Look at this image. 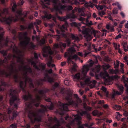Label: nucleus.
I'll list each match as a JSON object with an SVG mask.
<instances>
[{
  "instance_id": "nucleus-1",
  "label": "nucleus",
  "mask_w": 128,
  "mask_h": 128,
  "mask_svg": "<svg viewBox=\"0 0 128 128\" xmlns=\"http://www.w3.org/2000/svg\"><path fill=\"white\" fill-rule=\"evenodd\" d=\"M25 72L24 74V78L25 80L24 82L20 81L19 83L20 90L18 91L17 90H14L12 89L10 90V96H11L10 100V104L11 106H13V108L16 109L18 107V104L20 102V99L18 98L17 94L20 92L21 90L23 92H26L25 88L26 87L27 82H28L29 84V86L31 88H34L35 87L32 82V79L29 78L27 75V71L23 68Z\"/></svg>"
},
{
  "instance_id": "nucleus-2",
  "label": "nucleus",
  "mask_w": 128,
  "mask_h": 128,
  "mask_svg": "<svg viewBox=\"0 0 128 128\" xmlns=\"http://www.w3.org/2000/svg\"><path fill=\"white\" fill-rule=\"evenodd\" d=\"M12 3L13 6L12 7V10L14 13V16L11 15L7 18L6 15H10L8 8H4L2 11L0 10V21L9 25L12 22H16L19 20L23 22H24L25 20L24 18L22 17V13L21 10L17 9L16 2L13 1Z\"/></svg>"
},
{
  "instance_id": "nucleus-3",
  "label": "nucleus",
  "mask_w": 128,
  "mask_h": 128,
  "mask_svg": "<svg viewBox=\"0 0 128 128\" xmlns=\"http://www.w3.org/2000/svg\"><path fill=\"white\" fill-rule=\"evenodd\" d=\"M74 96L76 98V101L73 100L71 94H68L65 98L68 102V103L63 104L60 101L58 102V104L57 105L58 108V109L56 110L57 113L60 115H63L65 111H68V106L72 105L76 108L78 107V104L81 103L82 101L78 97L77 94H74Z\"/></svg>"
},
{
  "instance_id": "nucleus-4",
  "label": "nucleus",
  "mask_w": 128,
  "mask_h": 128,
  "mask_svg": "<svg viewBox=\"0 0 128 128\" xmlns=\"http://www.w3.org/2000/svg\"><path fill=\"white\" fill-rule=\"evenodd\" d=\"M25 103L26 108H25L26 112L28 114V116L30 120V123L32 124H34L36 122H40L41 121V116L38 114L36 113L32 110L33 105L36 107H38L39 105L38 102H36L35 103H32V101L28 100Z\"/></svg>"
},
{
  "instance_id": "nucleus-5",
  "label": "nucleus",
  "mask_w": 128,
  "mask_h": 128,
  "mask_svg": "<svg viewBox=\"0 0 128 128\" xmlns=\"http://www.w3.org/2000/svg\"><path fill=\"white\" fill-rule=\"evenodd\" d=\"M49 91V90L47 88H45L44 90H40L38 91V93L41 95V96L38 95L36 96V98L35 99L32 98V95L30 94L29 92L26 90V92H24L25 94L28 93V95H25L23 96L24 100L26 101L28 100L32 101V103H35L36 102H40L41 100V98L43 97L44 98H46V93Z\"/></svg>"
},
{
  "instance_id": "nucleus-6",
  "label": "nucleus",
  "mask_w": 128,
  "mask_h": 128,
  "mask_svg": "<svg viewBox=\"0 0 128 128\" xmlns=\"http://www.w3.org/2000/svg\"><path fill=\"white\" fill-rule=\"evenodd\" d=\"M19 35L20 36V39H24L20 43L21 46L25 48L27 46H28L30 48L33 49L35 48L36 46L32 42H30V39L29 37L28 36V33L27 32H25L23 33L20 32Z\"/></svg>"
},
{
  "instance_id": "nucleus-7",
  "label": "nucleus",
  "mask_w": 128,
  "mask_h": 128,
  "mask_svg": "<svg viewBox=\"0 0 128 128\" xmlns=\"http://www.w3.org/2000/svg\"><path fill=\"white\" fill-rule=\"evenodd\" d=\"M76 50L73 48H70L68 50V52L65 53L64 56L65 57H68L67 60V63L68 64H73L74 62L72 60V59L76 60L79 58L76 54L72 56V54H74Z\"/></svg>"
},
{
  "instance_id": "nucleus-8",
  "label": "nucleus",
  "mask_w": 128,
  "mask_h": 128,
  "mask_svg": "<svg viewBox=\"0 0 128 128\" xmlns=\"http://www.w3.org/2000/svg\"><path fill=\"white\" fill-rule=\"evenodd\" d=\"M89 70V68L88 65H85L83 66L82 73L83 76L82 78L84 81L80 82V84L81 86H83L85 84H89L91 82L90 80V78L86 76V74Z\"/></svg>"
},
{
  "instance_id": "nucleus-9",
  "label": "nucleus",
  "mask_w": 128,
  "mask_h": 128,
  "mask_svg": "<svg viewBox=\"0 0 128 128\" xmlns=\"http://www.w3.org/2000/svg\"><path fill=\"white\" fill-rule=\"evenodd\" d=\"M45 100L48 102H50V106H44L43 105H41V109H40L38 110V112L39 113L42 114H44L45 112L48 111V109L52 110L54 108V105L53 103L51 101V99L50 98H47L45 99Z\"/></svg>"
},
{
  "instance_id": "nucleus-10",
  "label": "nucleus",
  "mask_w": 128,
  "mask_h": 128,
  "mask_svg": "<svg viewBox=\"0 0 128 128\" xmlns=\"http://www.w3.org/2000/svg\"><path fill=\"white\" fill-rule=\"evenodd\" d=\"M82 32L84 34V37L88 41L90 40L92 38V34L94 36H95L96 34L95 31L93 30L92 32H91L90 30L87 29L83 30L82 31Z\"/></svg>"
},
{
  "instance_id": "nucleus-11",
  "label": "nucleus",
  "mask_w": 128,
  "mask_h": 128,
  "mask_svg": "<svg viewBox=\"0 0 128 128\" xmlns=\"http://www.w3.org/2000/svg\"><path fill=\"white\" fill-rule=\"evenodd\" d=\"M73 9L72 6H71L61 5L59 7L58 6H55V9L56 11L59 12L60 14H62V12L61 10H70Z\"/></svg>"
},
{
  "instance_id": "nucleus-12",
  "label": "nucleus",
  "mask_w": 128,
  "mask_h": 128,
  "mask_svg": "<svg viewBox=\"0 0 128 128\" xmlns=\"http://www.w3.org/2000/svg\"><path fill=\"white\" fill-rule=\"evenodd\" d=\"M8 114L10 119L12 120L14 119L18 114L16 111L10 108H8Z\"/></svg>"
},
{
  "instance_id": "nucleus-13",
  "label": "nucleus",
  "mask_w": 128,
  "mask_h": 128,
  "mask_svg": "<svg viewBox=\"0 0 128 128\" xmlns=\"http://www.w3.org/2000/svg\"><path fill=\"white\" fill-rule=\"evenodd\" d=\"M69 18V16L59 17V18L60 20L65 21L64 24L62 25L60 28L61 31L63 32H64L65 30H67V27L68 26V24L66 21Z\"/></svg>"
},
{
  "instance_id": "nucleus-14",
  "label": "nucleus",
  "mask_w": 128,
  "mask_h": 128,
  "mask_svg": "<svg viewBox=\"0 0 128 128\" xmlns=\"http://www.w3.org/2000/svg\"><path fill=\"white\" fill-rule=\"evenodd\" d=\"M43 52L42 55L44 57L47 58L49 55H52L53 54V52L51 50L50 46H45L42 49Z\"/></svg>"
},
{
  "instance_id": "nucleus-15",
  "label": "nucleus",
  "mask_w": 128,
  "mask_h": 128,
  "mask_svg": "<svg viewBox=\"0 0 128 128\" xmlns=\"http://www.w3.org/2000/svg\"><path fill=\"white\" fill-rule=\"evenodd\" d=\"M44 75L45 77L43 79L41 80V81L44 82L47 81L48 82L51 83H52L53 82L54 79L50 77L47 72H45Z\"/></svg>"
},
{
  "instance_id": "nucleus-16",
  "label": "nucleus",
  "mask_w": 128,
  "mask_h": 128,
  "mask_svg": "<svg viewBox=\"0 0 128 128\" xmlns=\"http://www.w3.org/2000/svg\"><path fill=\"white\" fill-rule=\"evenodd\" d=\"M44 15L42 16L41 17L43 19H48L49 20L52 18V16L50 14H48L47 12L46 11H44L43 12Z\"/></svg>"
},
{
  "instance_id": "nucleus-17",
  "label": "nucleus",
  "mask_w": 128,
  "mask_h": 128,
  "mask_svg": "<svg viewBox=\"0 0 128 128\" xmlns=\"http://www.w3.org/2000/svg\"><path fill=\"white\" fill-rule=\"evenodd\" d=\"M79 113L82 116H83L84 115H85L86 118L89 120H90L91 119L90 114L88 113L86 111L82 110L81 112H80Z\"/></svg>"
},
{
  "instance_id": "nucleus-18",
  "label": "nucleus",
  "mask_w": 128,
  "mask_h": 128,
  "mask_svg": "<svg viewBox=\"0 0 128 128\" xmlns=\"http://www.w3.org/2000/svg\"><path fill=\"white\" fill-rule=\"evenodd\" d=\"M28 61L33 66V67L36 69L40 70V69L36 65V63L33 60L34 58H32V59H30Z\"/></svg>"
},
{
  "instance_id": "nucleus-19",
  "label": "nucleus",
  "mask_w": 128,
  "mask_h": 128,
  "mask_svg": "<svg viewBox=\"0 0 128 128\" xmlns=\"http://www.w3.org/2000/svg\"><path fill=\"white\" fill-rule=\"evenodd\" d=\"M72 40H74V42H78L80 41V39L77 34H71L70 35Z\"/></svg>"
},
{
  "instance_id": "nucleus-20",
  "label": "nucleus",
  "mask_w": 128,
  "mask_h": 128,
  "mask_svg": "<svg viewBox=\"0 0 128 128\" xmlns=\"http://www.w3.org/2000/svg\"><path fill=\"white\" fill-rule=\"evenodd\" d=\"M63 37L64 38L66 39V41L68 46H70L71 44L70 40L67 37V35L63 33L62 34Z\"/></svg>"
},
{
  "instance_id": "nucleus-21",
  "label": "nucleus",
  "mask_w": 128,
  "mask_h": 128,
  "mask_svg": "<svg viewBox=\"0 0 128 128\" xmlns=\"http://www.w3.org/2000/svg\"><path fill=\"white\" fill-rule=\"evenodd\" d=\"M66 46V43H63L62 42H61L60 44H55L54 45V48H59L60 47H62L64 48H65Z\"/></svg>"
},
{
  "instance_id": "nucleus-22",
  "label": "nucleus",
  "mask_w": 128,
  "mask_h": 128,
  "mask_svg": "<svg viewBox=\"0 0 128 128\" xmlns=\"http://www.w3.org/2000/svg\"><path fill=\"white\" fill-rule=\"evenodd\" d=\"M122 79L124 83L125 86L126 88V90L128 92V78L124 76H122Z\"/></svg>"
},
{
  "instance_id": "nucleus-23",
  "label": "nucleus",
  "mask_w": 128,
  "mask_h": 128,
  "mask_svg": "<svg viewBox=\"0 0 128 128\" xmlns=\"http://www.w3.org/2000/svg\"><path fill=\"white\" fill-rule=\"evenodd\" d=\"M74 80H76L78 81H79L82 79L80 77V74L78 73L76 74L74 76Z\"/></svg>"
},
{
  "instance_id": "nucleus-24",
  "label": "nucleus",
  "mask_w": 128,
  "mask_h": 128,
  "mask_svg": "<svg viewBox=\"0 0 128 128\" xmlns=\"http://www.w3.org/2000/svg\"><path fill=\"white\" fill-rule=\"evenodd\" d=\"M51 0H44V2H42V6L43 7L47 8L48 6H47L45 4V2L48 5L50 4V2Z\"/></svg>"
},
{
  "instance_id": "nucleus-25",
  "label": "nucleus",
  "mask_w": 128,
  "mask_h": 128,
  "mask_svg": "<svg viewBox=\"0 0 128 128\" xmlns=\"http://www.w3.org/2000/svg\"><path fill=\"white\" fill-rule=\"evenodd\" d=\"M113 92V93L111 95V97L112 99L114 98L116 95H119L121 94L120 92L118 91H114Z\"/></svg>"
},
{
  "instance_id": "nucleus-26",
  "label": "nucleus",
  "mask_w": 128,
  "mask_h": 128,
  "mask_svg": "<svg viewBox=\"0 0 128 128\" xmlns=\"http://www.w3.org/2000/svg\"><path fill=\"white\" fill-rule=\"evenodd\" d=\"M23 68L25 70H26L27 72H28L29 73L32 74H33V72L31 68L30 67L28 68L26 66H24L23 67Z\"/></svg>"
},
{
  "instance_id": "nucleus-27",
  "label": "nucleus",
  "mask_w": 128,
  "mask_h": 128,
  "mask_svg": "<svg viewBox=\"0 0 128 128\" xmlns=\"http://www.w3.org/2000/svg\"><path fill=\"white\" fill-rule=\"evenodd\" d=\"M59 86V84L58 82H55L54 85L52 86V90L54 91H55L56 88H58Z\"/></svg>"
},
{
  "instance_id": "nucleus-28",
  "label": "nucleus",
  "mask_w": 128,
  "mask_h": 128,
  "mask_svg": "<svg viewBox=\"0 0 128 128\" xmlns=\"http://www.w3.org/2000/svg\"><path fill=\"white\" fill-rule=\"evenodd\" d=\"M91 17V14L88 15L87 16V18H84L82 17H80L79 19V20L81 21H83L85 20H86V19H88L90 18Z\"/></svg>"
},
{
  "instance_id": "nucleus-29",
  "label": "nucleus",
  "mask_w": 128,
  "mask_h": 128,
  "mask_svg": "<svg viewBox=\"0 0 128 128\" xmlns=\"http://www.w3.org/2000/svg\"><path fill=\"white\" fill-rule=\"evenodd\" d=\"M100 67L99 66H96L95 68L94 69L95 72H99L100 70Z\"/></svg>"
},
{
  "instance_id": "nucleus-30",
  "label": "nucleus",
  "mask_w": 128,
  "mask_h": 128,
  "mask_svg": "<svg viewBox=\"0 0 128 128\" xmlns=\"http://www.w3.org/2000/svg\"><path fill=\"white\" fill-rule=\"evenodd\" d=\"M100 74L102 75L103 78L104 79H106V77H108V74L107 72L101 73Z\"/></svg>"
},
{
  "instance_id": "nucleus-31",
  "label": "nucleus",
  "mask_w": 128,
  "mask_h": 128,
  "mask_svg": "<svg viewBox=\"0 0 128 128\" xmlns=\"http://www.w3.org/2000/svg\"><path fill=\"white\" fill-rule=\"evenodd\" d=\"M71 25L72 26H74L77 27L79 26H80V23L77 24L76 22H72L71 24Z\"/></svg>"
},
{
  "instance_id": "nucleus-32",
  "label": "nucleus",
  "mask_w": 128,
  "mask_h": 128,
  "mask_svg": "<svg viewBox=\"0 0 128 128\" xmlns=\"http://www.w3.org/2000/svg\"><path fill=\"white\" fill-rule=\"evenodd\" d=\"M118 88H119V90L120 91V93L122 94L124 91V88L123 86H118Z\"/></svg>"
},
{
  "instance_id": "nucleus-33",
  "label": "nucleus",
  "mask_w": 128,
  "mask_h": 128,
  "mask_svg": "<svg viewBox=\"0 0 128 128\" xmlns=\"http://www.w3.org/2000/svg\"><path fill=\"white\" fill-rule=\"evenodd\" d=\"M86 25L88 26L92 25L93 23L91 21L89 22V20L88 19H86Z\"/></svg>"
},
{
  "instance_id": "nucleus-34",
  "label": "nucleus",
  "mask_w": 128,
  "mask_h": 128,
  "mask_svg": "<svg viewBox=\"0 0 128 128\" xmlns=\"http://www.w3.org/2000/svg\"><path fill=\"white\" fill-rule=\"evenodd\" d=\"M84 45L85 46H88V50L90 51L91 50V46L90 44H88L85 43L84 44Z\"/></svg>"
},
{
  "instance_id": "nucleus-35",
  "label": "nucleus",
  "mask_w": 128,
  "mask_h": 128,
  "mask_svg": "<svg viewBox=\"0 0 128 128\" xmlns=\"http://www.w3.org/2000/svg\"><path fill=\"white\" fill-rule=\"evenodd\" d=\"M119 62L117 60L116 61V63H114V68H118L119 66Z\"/></svg>"
},
{
  "instance_id": "nucleus-36",
  "label": "nucleus",
  "mask_w": 128,
  "mask_h": 128,
  "mask_svg": "<svg viewBox=\"0 0 128 128\" xmlns=\"http://www.w3.org/2000/svg\"><path fill=\"white\" fill-rule=\"evenodd\" d=\"M36 83L37 84L38 86H42L43 84L42 82L40 80H36Z\"/></svg>"
},
{
  "instance_id": "nucleus-37",
  "label": "nucleus",
  "mask_w": 128,
  "mask_h": 128,
  "mask_svg": "<svg viewBox=\"0 0 128 128\" xmlns=\"http://www.w3.org/2000/svg\"><path fill=\"white\" fill-rule=\"evenodd\" d=\"M118 10L116 8H114L112 10V12L114 14H118Z\"/></svg>"
},
{
  "instance_id": "nucleus-38",
  "label": "nucleus",
  "mask_w": 128,
  "mask_h": 128,
  "mask_svg": "<svg viewBox=\"0 0 128 128\" xmlns=\"http://www.w3.org/2000/svg\"><path fill=\"white\" fill-rule=\"evenodd\" d=\"M10 127L12 128H17V124L16 123H13L10 126Z\"/></svg>"
},
{
  "instance_id": "nucleus-39",
  "label": "nucleus",
  "mask_w": 128,
  "mask_h": 128,
  "mask_svg": "<svg viewBox=\"0 0 128 128\" xmlns=\"http://www.w3.org/2000/svg\"><path fill=\"white\" fill-rule=\"evenodd\" d=\"M118 78V76L117 75H116L114 76H112L110 77V78L112 80H114L117 79Z\"/></svg>"
},
{
  "instance_id": "nucleus-40",
  "label": "nucleus",
  "mask_w": 128,
  "mask_h": 128,
  "mask_svg": "<svg viewBox=\"0 0 128 128\" xmlns=\"http://www.w3.org/2000/svg\"><path fill=\"white\" fill-rule=\"evenodd\" d=\"M45 72H47L48 73L51 74L52 73L53 71L52 69L50 68L49 70L46 69L45 70Z\"/></svg>"
},
{
  "instance_id": "nucleus-41",
  "label": "nucleus",
  "mask_w": 128,
  "mask_h": 128,
  "mask_svg": "<svg viewBox=\"0 0 128 128\" xmlns=\"http://www.w3.org/2000/svg\"><path fill=\"white\" fill-rule=\"evenodd\" d=\"M114 108L118 110H120L121 108V106L118 105H115L114 106Z\"/></svg>"
},
{
  "instance_id": "nucleus-42",
  "label": "nucleus",
  "mask_w": 128,
  "mask_h": 128,
  "mask_svg": "<svg viewBox=\"0 0 128 128\" xmlns=\"http://www.w3.org/2000/svg\"><path fill=\"white\" fill-rule=\"evenodd\" d=\"M106 12L104 11L101 12H99L98 13L99 15L101 16H102L103 15H105Z\"/></svg>"
},
{
  "instance_id": "nucleus-43",
  "label": "nucleus",
  "mask_w": 128,
  "mask_h": 128,
  "mask_svg": "<svg viewBox=\"0 0 128 128\" xmlns=\"http://www.w3.org/2000/svg\"><path fill=\"white\" fill-rule=\"evenodd\" d=\"M34 55L35 58L36 59H37L38 56H40V54H39L38 55L37 53L35 52L34 53Z\"/></svg>"
},
{
  "instance_id": "nucleus-44",
  "label": "nucleus",
  "mask_w": 128,
  "mask_h": 128,
  "mask_svg": "<svg viewBox=\"0 0 128 128\" xmlns=\"http://www.w3.org/2000/svg\"><path fill=\"white\" fill-rule=\"evenodd\" d=\"M86 5L87 7H90L92 8H93L94 6V4L92 3L88 4Z\"/></svg>"
},
{
  "instance_id": "nucleus-45",
  "label": "nucleus",
  "mask_w": 128,
  "mask_h": 128,
  "mask_svg": "<svg viewBox=\"0 0 128 128\" xmlns=\"http://www.w3.org/2000/svg\"><path fill=\"white\" fill-rule=\"evenodd\" d=\"M92 114L94 116H96L98 114V111L96 110H94L92 112Z\"/></svg>"
},
{
  "instance_id": "nucleus-46",
  "label": "nucleus",
  "mask_w": 128,
  "mask_h": 128,
  "mask_svg": "<svg viewBox=\"0 0 128 128\" xmlns=\"http://www.w3.org/2000/svg\"><path fill=\"white\" fill-rule=\"evenodd\" d=\"M104 60L107 62H109L110 61V58L108 56L106 57Z\"/></svg>"
},
{
  "instance_id": "nucleus-47",
  "label": "nucleus",
  "mask_w": 128,
  "mask_h": 128,
  "mask_svg": "<svg viewBox=\"0 0 128 128\" xmlns=\"http://www.w3.org/2000/svg\"><path fill=\"white\" fill-rule=\"evenodd\" d=\"M65 88H62L60 90V92L62 94H65L64 91Z\"/></svg>"
},
{
  "instance_id": "nucleus-48",
  "label": "nucleus",
  "mask_w": 128,
  "mask_h": 128,
  "mask_svg": "<svg viewBox=\"0 0 128 128\" xmlns=\"http://www.w3.org/2000/svg\"><path fill=\"white\" fill-rule=\"evenodd\" d=\"M52 2L54 4V8L55 9V6H58L57 5V1L56 0H52Z\"/></svg>"
},
{
  "instance_id": "nucleus-49",
  "label": "nucleus",
  "mask_w": 128,
  "mask_h": 128,
  "mask_svg": "<svg viewBox=\"0 0 128 128\" xmlns=\"http://www.w3.org/2000/svg\"><path fill=\"white\" fill-rule=\"evenodd\" d=\"M114 74H115L118 73L119 72V70L117 69H116L115 70H114Z\"/></svg>"
},
{
  "instance_id": "nucleus-50",
  "label": "nucleus",
  "mask_w": 128,
  "mask_h": 128,
  "mask_svg": "<svg viewBox=\"0 0 128 128\" xmlns=\"http://www.w3.org/2000/svg\"><path fill=\"white\" fill-rule=\"evenodd\" d=\"M41 22V21L40 20H36V22H35L34 24H36L38 25H39L40 24Z\"/></svg>"
},
{
  "instance_id": "nucleus-51",
  "label": "nucleus",
  "mask_w": 128,
  "mask_h": 128,
  "mask_svg": "<svg viewBox=\"0 0 128 128\" xmlns=\"http://www.w3.org/2000/svg\"><path fill=\"white\" fill-rule=\"evenodd\" d=\"M84 108L86 110H90L91 109V107H87L86 106H84Z\"/></svg>"
},
{
  "instance_id": "nucleus-52",
  "label": "nucleus",
  "mask_w": 128,
  "mask_h": 128,
  "mask_svg": "<svg viewBox=\"0 0 128 128\" xmlns=\"http://www.w3.org/2000/svg\"><path fill=\"white\" fill-rule=\"evenodd\" d=\"M0 120H5V119H4V117L3 116V115L2 114L0 113ZM4 118H5V117H4Z\"/></svg>"
},
{
  "instance_id": "nucleus-53",
  "label": "nucleus",
  "mask_w": 128,
  "mask_h": 128,
  "mask_svg": "<svg viewBox=\"0 0 128 128\" xmlns=\"http://www.w3.org/2000/svg\"><path fill=\"white\" fill-rule=\"evenodd\" d=\"M21 30H23L26 29V27L23 25H21L20 26Z\"/></svg>"
},
{
  "instance_id": "nucleus-54",
  "label": "nucleus",
  "mask_w": 128,
  "mask_h": 128,
  "mask_svg": "<svg viewBox=\"0 0 128 128\" xmlns=\"http://www.w3.org/2000/svg\"><path fill=\"white\" fill-rule=\"evenodd\" d=\"M1 82L2 84V86H7V84L4 81L2 80Z\"/></svg>"
},
{
  "instance_id": "nucleus-55",
  "label": "nucleus",
  "mask_w": 128,
  "mask_h": 128,
  "mask_svg": "<svg viewBox=\"0 0 128 128\" xmlns=\"http://www.w3.org/2000/svg\"><path fill=\"white\" fill-rule=\"evenodd\" d=\"M80 15L81 16H83L84 17H85L86 16V15L85 14L84 12L83 11H82L81 12Z\"/></svg>"
},
{
  "instance_id": "nucleus-56",
  "label": "nucleus",
  "mask_w": 128,
  "mask_h": 128,
  "mask_svg": "<svg viewBox=\"0 0 128 128\" xmlns=\"http://www.w3.org/2000/svg\"><path fill=\"white\" fill-rule=\"evenodd\" d=\"M101 89L104 92H106V89L105 87L104 86H102V88Z\"/></svg>"
},
{
  "instance_id": "nucleus-57",
  "label": "nucleus",
  "mask_w": 128,
  "mask_h": 128,
  "mask_svg": "<svg viewBox=\"0 0 128 128\" xmlns=\"http://www.w3.org/2000/svg\"><path fill=\"white\" fill-rule=\"evenodd\" d=\"M114 26H110L109 30H110L111 32H114Z\"/></svg>"
},
{
  "instance_id": "nucleus-58",
  "label": "nucleus",
  "mask_w": 128,
  "mask_h": 128,
  "mask_svg": "<svg viewBox=\"0 0 128 128\" xmlns=\"http://www.w3.org/2000/svg\"><path fill=\"white\" fill-rule=\"evenodd\" d=\"M20 3L19 4V5H22L24 2V1L23 0H20Z\"/></svg>"
},
{
  "instance_id": "nucleus-59",
  "label": "nucleus",
  "mask_w": 128,
  "mask_h": 128,
  "mask_svg": "<svg viewBox=\"0 0 128 128\" xmlns=\"http://www.w3.org/2000/svg\"><path fill=\"white\" fill-rule=\"evenodd\" d=\"M33 27V25L32 24H31L28 26V29L30 30Z\"/></svg>"
},
{
  "instance_id": "nucleus-60",
  "label": "nucleus",
  "mask_w": 128,
  "mask_h": 128,
  "mask_svg": "<svg viewBox=\"0 0 128 128\" xmlns=\"http://www.w3.org/2000/svg\"><path fill=\"white\" fill-rule=\"evenodd\" d=\"M92 16L94 18H96V20H98V18H96L97 16L95 13H94L93 14Z\"/></svg>"
},
{
  "instance_id": "nucleus-61",
  "label": "nucleus",
  "mask_w": 128,
  "mask_h": 128,
  "mask_svg": "<svg viewBox=\"0 0 128 128\" xmlns=\"http://www.w3.org/2000/svg\"><path fill=\"white\" fill-rule=\"evenodd\" d=\"M47 64L49 67H50L51 65V62L49 61L47 63Z\"/></svg>"
},
{
  "instance_id": "nucleus-62",
  "label": "nucleus",
  "mask_w": 128,
  "mask_h": 128,
  "mask_svg": "<svg viewBox=\"0 0 128 128\" xmlns=\"http://www.w3.org/2000/svg\"><path fill=\"white\" fill-rule=\"evenodd\" d=\"M113 45L114 46V47H115V49L116 50H117V49H118V44H117L115 43H114Z\"/></svg>"
},
{
  "instance_id": "nucleus-63",
  "label": "nucleus",
  "mask_w": 128,
  "mask_h": 128,
  "mask_svg": "<svg viewBox=\"0 0 128 128\" xmlns=\"http://www.w3.org/2000/svg\"><path fill=\"white\" fill-rule=\"evenodd\" d=\"M121 34H120L118 35L116 37L115 39H117L121 38Z\"/></svg>"
},
{
  "instance_id": "nucleus-64",
  "label": "nucleus",
  "mask_w": 128,
  "mask_h": 128,
  "mask_svg": "<svg viewBox=\"0 0 128 128\" xmlns=\"http://www.w3.org/2000/svg\"><path fill=\"white\" fill-rule=\"evenodd\" d=\"M120 14L123 18H124V17H125V15L124 13H123L122 12H120Z\"/></svg>"
}]
</instances>
